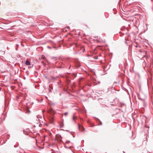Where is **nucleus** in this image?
<instances>
[{
  "instance_id": "obj_1",
  "label": "nucleus",
  "mask_w": 153,
  "mask_h": 153,
  "mask_svg": "<svg viewBox=\"0 0 153 153\" xmlns=\"http://www.w3.org/2000/svg\"><path fill=\"white\" fill-rule=\"evenodd\" d=\"M25 64L27 65H30V63L29 61L27 60L25 62Z\"/></svg>"
},
{
  "instance_id": "obj_2",
  "label": "nucleus",
  "mask_w": 153,
  "mask_h": 153,
  "mask_svg": "<svg viewBox=\"0 0 153 153\" xmlns=\"http://www.w3.org/2000/svg\"><path fill=\"white\" fill-rule=\"evenodd\" d=\"M37 118L39 119V120L40 121H42V120H41V119L42 118V116H40L39 115H38L37 116Z\"/></svg>"
},
{
  "instance_id": "obj_3",
  "label": "nucleus",
  "mask_w": 153,
  "mask_h": 153,
  "mask_svg": "<svg viewBox=\"0 0 153 153\" xmlns=\"http://www.w3.org/2000/svg\"><path fill=\"white\" fill-rule=\"evenodd\" d=\"M27 130L28 131V129H27L26 130H23L24 133L25 134H26V135L27 134L28 131H27Z\"/></svg>"
},
{
  "instance_id": "obj_4",
  "label": "nucleus",
  "mask_w": 153,
  "mask_h": 153,
  "mask_svg": "<svg viewBox=\"0 0 153 153\" xmlns=\"http://www.w3.org/2000/svg\"><path fill=\"white\" fill-rule=\"evenodd\" d=\"M76 118V117H74L73 118V120L75 121V123H76V121L75 120V119Z\"/></svg>"
},
{
  "instance_id": "obj_5",
  "label": "nucleus",
  "mask_w": 153,
  "mask_h": 153,
  "mask_svg": "<svg viewBox=\"0 0 153 153\" xmlns=\"http://www.w3.org/2000/svg\"><path fill=\"white\" fill-rule=\"evenodd\" d=\"M68 112H66L64 114V115L65 116H67L68 115Z\"/></svg>"
},
{
  "instance_id": "obj_6",
  "label": "nucleus",
  "mask_w": 153,
  "mask_h": 153,
  "mask_svg": "<svg viewBox=\"0 0 153 153\" xmlns=\"http://www.w3.org/2000/svg\"><path fill=\"white\" fill-rule=\"evenodd\" d=\"M70 143V141L68 140V141H67L66 142V144H67L68 143Z\"/></svg>"
},
{
  "instance_id": "obj_7",
  "label": "nucleus",
  "mask_w": 153,
  "mask_h": 153,
  "mask_svg": "<svg viewBox=\"0 0 153 153\" xmlns=\"http://www.w3.org/2000/svg\"><path fill=\"white\" fill-rule=\"evenodd\" d=\"M42 62L43 63V64L44 65H45V64L44 63V62L43 61Z\"/></svg>"
},
{
  "instance_id": "obj_8",
  "label": "nucleus",
  "mask_w": 153,
  "mask_h": 153,
  "mask_svg": "<svg viewBox=\"0 0 153 153\" xmlns=\"http://www.w3.org/2000/svg\"><path fill=\"white\" fill-rule=\"evenodd\" d=\"M52 78L53 79H56V77H52Z\"/></svg>"
},
{
  "instance_id": "obj_9",
  "label": "nucleus",
  "mask_w": 153,
  "mask_h": 153,
  "mask_svg": "<svg viewBox=\"0 0 153 153\" xmlns=\"http://www.w3.org/2000/svg\"><path fill=\"white\" fill-rule=\"evenodd\" d=\"M78 128H79V129H80V126H79V125H78Z\"/></svg>"
},
{
  "instance_id": "obj_10",
  "label": "nucleus",
  "mask_w": 153,
  "mask_h": 153,
  "mask_svg": "<svg viewBox=\"0 0 153 153\" xmlns=\"http://www.w3.org/2000/svg\"><path fill=\"white\" fill-rule=\"evenodd\" d=\"M82 128L83 129V130L84 131L85 130V129L84 128H83L82 126Z\"/></svg>"
},
{
  "instance_id": "obj_11",
  "label": "nucleus",
  "mask_w": 153,
  "mask_h": 153,
  "mask_svg": "<svg viewBox=\"0 0 153 153\" xmlns=\"http://www.w3.org/2000/svg\"><path fill=\"white\" fill-rule=\"evenodd\" d=\"M48 47L50 49L51 48V47H50L48 46Z\"/></svg>"
},
{
  "instance_id": "obj_12",
  "label": "nucleus",
  "mask_w": 153,
  "mask_h": 153,
  "mask_svg": "<svg viewBox=\"0 0 153 153\" xmlns=\"http://www.w3.org/2000/svg\"><path fill=\"white\" fill-rule=\"evenodd\" d=\"M102 122H100V125H102Z\"/></svg>"
},
{
  "instance_id": "obj_13",
  "label": "nucleus",
  "mask_w": 153,
  "mask_h": 153,
  "mask_svg": "<svg viewBox=\"0 0 153 153\" xmlns=\"http://www.w3.org/2000/svg\"><path fill=\"white\" fill-rule=\"evenodd\" d=\"M54 58H54V57H52V59H54Z\"/></svg>"
},
{
  "instance_id": "obj_14",
  "label": "nucleus",
  "mask_w": 153,
  "mask_h": 153,
  "mask_svg": "<svg viewBox=\"0 0 153 153\" xmlns=\"http://www.w3.org/2000/svg\"><path fill=\"white\" fill-rule=\"evenodd\" d=\"M17 146H14V147H17Z\"/></svg>"
},
{
  "instance_id": "obj_15",
  "label": "nucleus",
  "mask_w": 153,
  "mask_h": 153,
  "mask_svg": "<svg viewBox=\"0 0 153 153\" xmlns=\"http://www.w3.org/2000/svg\"><path fill=\"white\" fill-rule=\"evenodd\" d=\"M80 80H81V79H82V78H80Z\"/></svg>"
},
{
  "instance_id": "obj_16",
  "label": "nucleus",
  "mask_w": 153,
  "mask_h": 153,
  "mask_svg": "<svg viewBox=\"0 0 153 153\" xmlns=\"http://www.w3.org/2000/svg\"><path fill=\"white\" fill-rule=\"evenodd\" d=\"M62 127H63L62 126H61V127L62 128Z\"/></svg>"
},
{
  "instance_id": "obj_17",
  "label": "nucleus",
  "mask_w": 153,
  "mask_h": 153,
  "mask_svg": "<svg viewBox=\"0 0 153 153\" xmlns=\"http://www.w3.org/2000/svg\"><path fill=\"white\" fill-rule=\"evenodd\" d=\"M97 59V57L95 58V59Z\"/></svg>"
},
{
  "instance_id": "obj_18",
  "label": "nucleus",
  "mask_w": 153,
  "mask_h": 153,
  "mask_svg": "<svg viewBox=\"0 0 153 153\" xmlns=\"http://www.w3.org/2000/svg\"><path fill=\"white\" fill-rule=\"evenodd\" d=\"M123 153H125V152L124 151H123Z\"/></svg>"
},
{
  "instance_id": "obj_19",
  "label": "nucleus",
  "mask_w": 153,
  "mask_h": 153,
  "mask_svg": "<svg viewBox=\"0 0 153 153\" xmlns=\"http://www.w3.org/2000/svg\"><path fill=\"white\" fill-rule=\"evenodd\" d=\"M50 91H51V90H50Z\"/></svg>"
},
{
  "instance_id": "obj_20",
  "label": "nucleus",
  "mask_w": 153,
  "mask_h": 153,
  "mask_svg": "<svg viewBox=\"0 0 153 153\" xmlns=\"http://www.w3.org/2000/svg\"><path fill=\"white\" fill-rule=\"evenodd\" d=\"M136 47H137V46H136Z\"/></svg>"
},
{
  "instance_id": "obj_21",
  "label": "nucleus",
  "mask_w": 153,
  "mask_h": 153,
  "mask_svg": "<svg viewBox=\"0 0 153 153\" xmlns=\"http://www.w3.org/2000/svg\"><path fill=\"white\" fill-rule=\"evenodd\" d=\"M1 90V88H0V90Z\"/></svg>"
}]
</instances>
